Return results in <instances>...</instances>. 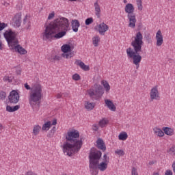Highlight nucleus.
Segmentation results:
<instances>
[{"instance_id":"6e6552de","label":"nucleus","mask_w":175,"mask_h":175,"mask_svg":"<svg viewBox=\"0 0 175 175\" xmlns=\"http://www.w3.org/2000/svg\"><path fill=\"white\" fill-rule=\"evenodd\" d=\"M88 94L90 96H98L100 97L105 92L103 91V88L100 84L95 83L90 89L88 90Z\"/></svg>"},{"instance_id":"9b49d317","label":"nucleus","mask_w":175,"mask_h":175,"mask_svg":"<svg viewBox=\"0 0 175 175\" xmlns=\"http://www.w3.org/2000/svg\"><path fill=\"white\" fill-rule=\"evenodd\" d=\"M150 96L151 100H159L161 94L159 93V86L155 85L150 90Z\"/></svg>"},{"instance_id":"473e14b6","label":"nucleus","mask_w":175,"mask_h":175,"mask_svg":"<svg viewBox=\"0 0 175 175\" xmlns=\"http://www.w3.org/2000/svg\"><path fill=\"white\" fill-rule=\"evenodd\" d=\"M119 140H126L128 139V134L126 132H122L118 135Z\"/></svg>"},{"instance_id":"72a5a7b5","label":"nucleus","mask_w":175,"mask_h":175,"mask_svg":"<svg viewBox=\"0 0 175 175\" xmlns=\"http://www.w3.org/2000/svg\"><path fill=\"white\" fill-rule=\"evenodd\" d=\"M90 167V170L92 173V175H98V168H97V165H96V167Z\"/></svg>"},{"instance_id":"cd10ccee","label":"nucleus","mask_w":175,"mask_h":175,"mask_svg":"<svg viewBox=\"0 0 175 175\" xmlns=\"http://www.w3.org/2000/svg\"><path fill=\"white\" fill-rule=\"evenodd\" d=\"M109 124V120L106 118H103L98 122V126L100 128H105Z\"/></svg>"},{"instance_id":"4be33fe9","label":"nucleus","mask_w":175,"mask_h":175,"mask_svg":"<svg viewBox=\"0 0 175 175\" xmlns=\"http://www.w3.org/2000/svg\"><path fill=\"white\" fill-rule=\"evenodd\" d=\"M97 148L99 150H103V151L106 150V146H105V142H103V139L99 138L96 141Z\"/></svg>"},{"instance_id":"e2e57ef3","label":"nucleus","mask_w":175,"mask_h":175,"mask_svg":"<svg viewBox=\"0 0 175 175\" xmlns=\"http://www.w3.org/2000/svg\"><path fill=\"white\" fill-rule=\"evenodd\" d=\"M168 1H172V0H168Z\"/></svg>"},{"instance_id":"c03bdc74","label":"nucleus","mask_w":175,"mask_h":175,"mask_svg":"<svg viewBox=\"0 0 175 175\" xmlns=\"http://www.w3.org/2000/svg\"><path fill=\"white\" fill-rule=\"evenodd\" d=\"M6 98V92L1 91L0 92V99H5Z\"/></svg>"},{"instance_id":"0eeeda50","label":"nucleus","mask_w":175,"mask_h":175,"mask_svg":"<svg viewBox=\"0 0 175 175\" xmlns=\"http://www.w3.org/2000/svg\"><path fill=\"white\" fill-rule=\"evenodd\" d=\"M102 157V152L99 150L90 152L89 154V167H96Z\"/></svg>"},{"instance_id":"de8ad7c7","label":"nucleus","mask_w":175,"mask_h":175,"mask_svg":"<svg viewBox=\"0 0 175 175\" xmlns=\"http://www.w3.org/2000/svg\"><path fill=\"white\" fill-rule=\"evenodd\" d=\"M64 94L62 93H58L57 94H56V98L57 99H61V98H62Z\"/></svg>"},{"instance_id":"20e7f679","label":"nucleus","mask_w":175,"mask_h":175,"mask_svg":"<svg viewBox=\"0 0 175 175\" xmlns=\"http://www.w3.org/2000/svg\"><path fill=\"white\" fill-rule=\"evenodd\" d=\"M25 88L31 90L29 100L32 109H39L40 100H42V96H43L42 85L39 83H35L31 88L28 83H25Z\"/></svg>"},{"instance_id":"f3484780","label":"nucleus","mask_w":175,"mask_h":175,"mask_svg":"<svg viewBox=\"0 0 175 175\" xmlns=\"http://www.w3.org/2000/svg\"><path fill=\"white\" fill-rule=\"evenodd\" d=\"M75 64L79 66L81 69H82V70H84L85 72H88V70H90V66L85 65V64L81 62V60H76Z\"/></svg>"},{"instance_id":"bf43d9fd","label":"nucleus","mask_w":175,"mask_h":175,"mask_svg":"<svg viewBox=\"0 0 175 175\" xmlns=\"http://www.w3.org/2000/svg\"><path fill=\"white\" fill-rule=\"evenodd\" d=\"M10 113H13V111H16L15 110H8Z\"/></svg>"},{"instance_id":"412c9836","label":"nucleus","mask_w":175,"mask_h":175,"mask_svg":"<svg viewBox=\"0 0 175 175\" xmlns=\"http://www.w3.org/2000/svg\"><path fill=\"white\" fill-rule=\"evenodd\" d=\"M108 164L109 163H106L105 161H103L100 163H98V164H96L97 169H98V170H100V172H105V170L107 169Z\"/></svg>"},{"instance_id":"6ab92c4d","label":"nucleus","mask_w":175,"mask_h":175,"mask_svg":"<svg viewBox=\"0 0 175 175\" xmlns=\"http://www.w3.org/2000/svg\"><path fill=\"white\" fill-rule=\"evenodd\" d=\"M71 25H72V29L74 32H78L79 31V28H80V22L77 20L74 19L71 21Z\"/></svg>"},{"instance_id":"423d86ee","label":"nucleus","mask_w":175,"mask_h":175,"mask_svg":"<svg viewBox=\"0 0 175 175\" xmlns=\"http://www.w3.org/2000/svg\"><path fill=\"white\" fill-rule=\"evenodd\" d=\"M3 36L8 42V46H13L15 43H17L18 39L17 38V33L15 31H12V29H8L3 33Z\"/></svg>"},{"instance_id":"ddd939ff","label":"nucleus","mask_w":175,"mask_h":175,"mask_svg":"<svg viewBox=\"0 0 175 175\" xmlns=\"http://www.w3.org/2000/svg\"><path fill=\"white\" fill-rule=\"evenodd\" d=\"M8 100L10 103H18V101L20 100V94L17 91L12 90L10 92Z\"/></svg>"},{"instance_id":"2f4dec72","label":"nucleus","mask_w":175,"mask_h":175,"mask_svg":"<svg viewBox=\"0 0 175 175\" xmlns=\"http://www.w3.org/2000/svg\"><path fill=\"white\" fill-rule=\"evenodd\" d=\"M51 128V122L48 121L45 124H43L42 129V131H49Z\"/></svg>"},{"instance_id":"f8f14e48","label":"nucleus","mask_w":175,"mask_h":175,"mask_svg":"<svg viewBox=\"0 0 175 175\" xmlns=\"http://www.w3.org/2000/svg\"><path fill=\"white\" fill-rule=\"evenodd\" d=\"M94 29L100 33L101 36H105V33H106L107 31H109V25L105 23V22H103L101 23H99L97 25Z\"/></svg>"},{"instance_id":"7ed1b4c3","label":"nucleus","mask_w":175,"mask_h":175,"mask_svg":"<svg viewBox=\"0 0 175 175\" xmlns=\"http://www.w3.org/2000/svg\"><path fill=\"white\" fill-rule=\"evenodd\" d=\"M143 34L140 31L137 32L134 37V40L131 42V46L133 47L126 49L127 57L133 60V64L137 66V69H139L140 62H142V55L139 54L142 51V47L144 44Z\"/></svg>"},{"instance_id":"f704fd0d","label":"nucleus","mask_w":175,"mask_h":175,"mask_svg":"<svg viewBox=\"0 0 175 175\" xmlns=\"http://www.w3.org/2000/svg\"><path fill=\"white\" fill-rule=\"evenodd\" d=\"M72 79L74 81H79V80H81V77H80V75L75 73L72 76Z\"/></svg>"},{"instance_id":"680f3d73","label":"nucleus","mask_w":175,"mask_h":175,"mask_svg":"<svg viewBox=\"0 0 175 175\" xmlns=\"http://www.w3.org/2000/svg\"><path fill=\"white\" fill-rule=\"evenodd\" d=\"M123 2H124V3H128V1H127V0H124Z\"/></svg>"},{"instance_id":"f257e3e1","label":"nucleus","mask_w":175,"mask_h":175,"mask_svg":"<svg viewBox=\"0 0 175 175\" xmlns=\"http://www.w3.org/2000/svg\"><path fill=\"white\" fill-rule=\"evenodd\" d=\"M70 29L69 19L65 17L57 18L45 27L42 33L43 40L51 41L53 39H61L66 36V32Z\"/></svg>"},{"instance_id":"5fc2aeb1","label":"nucleus","mask_w":175,"mask_h":175,"mask_svg":"<svg viewBox=\"0 0 175 175\" xmlns=\"http://www.w3.org/2000/svg\"><path fill=\"white\" fill-rule=\"evenodd\" d=\"M148 165H150V166H152V165H154V161H149Z\"/></svg>"},{"instance_id":"39448f33","label":"nucleus","mask_w":175,"mask_h":175,"mask_svg":"<svg viewBox=\"0 0 175 175\" xmlns=\"http://www.w3.org/2000/svg\"><path fill=\"white\" fill-rule=\"evenodd\" d=\"M124 12L127 14L129 27L135 29L137 21L136 14H135V5L131 3H126L124 6Z\"/></svg>"},{"instance_id":"dca6fc26","label":"nucleus","mask_w":175,"mask_h":175,"mask_svg":"<svg viewBox=\"0 0 175 175\" xmlns=\"http://www.w3.org/2000/svg\"><path fill=\"white\" fill-rule=\"evenodd\" d=\"M94 8L95 16H96V17L99 18L100 17V13H102V10L100 9V4H99V0H96V1L94 3Z\"/></svg>"},{"instance_id":"a19ab883","label":"nucleus","mask_w":175,"mask_h":175,"mask_svg":"<svg viewBox=\"0 0 175 175\" xmlns=\"http://www.w3.org/2000/svg\"><path fill=\"white\" fill-rule=\"evenodd\" d=\"M55 16V12H52L49 14L48 20H53V18H54Z\"/></svg>"},{"instance_id":"6e6d98bb","label":"nucleus","mask_w":175,"mask_h":175,"mask_svg":"<svg viewBox=\"0 0 175 175\" xmlns=\"http://www.w3.org/2000/svg\"><path fill=\"white\" fill-rule=\"evenodd\" d=\"M55 131H56V128H55V126H53V129L51 130V132H53V133H54V132H55Z\"/></svg>"},{"instance_id":"8fccbe9b","label":"nucleus","mask_w":175,"mask_h":175,"mask_svg":"<svg viewBox=\"0 0 175 175\" xmlns=\"http://www.w3.org/2000/svg\"><path fill=\"white\" fill-rule=\"evenodd\" d=\"M170 150L175 155V146H172Z\"/></svg>"},{"instance_id":"e433bc0d","label":"nucleus","mask_w":175,"mask_h":175,"mask_svg":"<svg viewBox=\"0 0 175 175\" xmlns=\"http://www.w3.org/2000/svg\"><path fill=\"white\" fill-rule=\"evenodd\" d=\"M92 23H94L93 18H88L85 21V25H90L92 24Z\"/></svg>"},{"instance_id":"f03ea898","label":"nucleus","mask_w":175,"mask_h":175,"mask_svg":"<svg viewBox=\"0 0 175 175\" xmlns=\"http://www.w3.org/2000/svg\"><path fill=\"white\" fill-rule=\"evenodd\" d=\"M67 142L63 144V152L66 155L72 157L80 151L83 146V139H80V133L77 130L68 131L66 135Z\"/></svg>"},{"instance_id":"1a4fd4ad","label":"nucleus","mask_w":175,"mask_h":175,"mask_svg":"<svg viewBox=\"0 0 175 175\" xmlns=\"http://www.w3.org/2000/svg\"><path fill=\"white\" fill-rule=\"evenodd\" d=\"M61 51H62V57L66 58V59H70L74 57L75 54L72 52V46L70 44H64L61 47Z\"/></svg>"},{"instance_id":"bb28decb","label":"nucleus","mask_w":175,"mask_h":175,"mask_svg":"<svg viewBox=\"0 0 175 175\" xmlns=\"http://www.w3.org/2000/svg\"><path fill=\"white\" fill-rule=\"evenodd\" d=\"M85 107L87 110H92L95 107V103L90 101H85Z\"/></svg>"},{"instance_id":"7c9ffc66","label":"nucleus","mask_w":175,"mask_h":175,"mask_svg":"<svg viewBox=\"0 0 175 175\" xmlns=\"http://www.w3.org/2000/svg\"><path fill=\"white\" fill-rule=\"evenodd\" d=\"M40 129H42V127H40V126L39 125H36L33 126V134L34 135V136L39 135V132H40Z\"/></svg>"},{"instance_id":"9d476101","label":"nucleus","mask_w":175,"mask_h":175,"mask_svg":"<svg viewBox=\"0 0 175 175\" xmlns=\"http://www.w3.org/2000/svg\"><path fill=\"white\" fill-rule=\"evenodd\" d=\"M19 42L18 40V42L13 44L11 46H10V49L12 50V51H15L16 53H18V54H21V55H25L28 51L25 50L21 45H20Z\"/></svg>"},{"instance_id":"a18cd8bd","label":"nucleus","mask_w":175,"mask_h":175,"mask_svg":"<svg viewBox=\"0 0 175 175\" xmlns=\"http://www.w3.org/2000/svg\"><path fill=\"white\" fill-rule=\"evenodd\" d=\"M164 175H173V172L170 170H167Z\"/></svg>"},{"instance_id":"052dcab7","label":"nucleus","mask_w":175,"mask_h":175,"mask_svg":"<svg viewBox=\"0 0 175 175\" xmlns=\"http://www.w3.org/2000/svg\"><path fill=\"white\" fill-rule=\"evenodd\" d=\"M68 1H70V2H76V1L77 0H68Z\"/></svg>"},{"instance_id":"a878e982","label":"nucleus","mask_w":175,"mask_h":175,"mask_svg":"<svg viewBox=\"0 0 175 175\" xmlns=\"http://www.w3.org/2000/svg\"><path fill=\"white\" fill-rule=\"evenodd\" d=\"M14 80V76L13 75H5L3 78V81L4 83H13V81Z\"/></svg>"},{"instance_id":"09e8293b","label":"nucleus","mask_w":175,"mask_h":175,"mask_svg":"<svg viewBox=\"0 0 175 175\" xmlns=\"http://www.w3.org/2000/svg\"><path fill=\"white\" fill-rule=\"evenodd\" d=\"M26 175H38L36 174L35 172H32V171H28L27 173H26Z\"/></svg>"},{"instance_id":"aec40b11","label":"nucleus","mask_w":175,"mask_h":175,"mask_svg":"<svg viewBox=\"0 0 175 175\" xmlns=\"http://www.w3.org/2000/svg\"><path fill=\"white\" fill-rule=\"evenodd\" d=\"M105 106L109 109V110H116V105L113 103V100L110 99H105Z\"/></svg>"},{"instance_id":"4468645a","label":"nucleus","mask_w":175,"mask_h":175,"mask_svg":"<svg viewBox=\"0 0 175 175\" xmlns=\"http://www.w3.org/2000/svg\"><path fill=\"white\" fill-rule=\"evenodd\" d=\"M155 41L157 47H161V46L163 44V34L162 33V31L161 29H159L156 32Z\"/></svg>"},{"instance_id":"c9c22d12","label":"nucleus","mask_w":175,"mask_h":175,"mask_svg":"<svg viewBox=\"0 0 175 175\" xmlns=\"http://www.w3.org/2000/svg\"><path fill=\"white\" fill-rule=\"evenodd\" d=\"M18 109H20V105H16L14 107L8 105L6 107V110H18Z\"/></svg>"},{"instance_id":"ea45409f","label":"nucleus","mask_w":175,"mask_h":175,"mask_svg":"<svg viewBox=\"0 0 175 175\" xmlns=\"http://www.w3.org/2000/svg\"><path fill=\"white\" fill-rule=\"evenodd\" d=\"M7 23L0 22V31H3V29H5V28H7Z\"/></svg>"},{"instance_id":"49530a36","label":"nucleus","mask_w":175,"mask_h":175,"mask_svg":"<svg viewBox=\"0 0 175 175\" xmlns=\"http://www.w3.org/2000/svg\"><path fill=\"white\" fill-rule=\"evenodd\" d=\"M103 158H104V161L103 162L109 163V157H107V155L104 154Z\"/></svg>"},{"instance_id":"4c0bfd02","label":"nucleus","mask_w":175,"mask_h":175,"mask_svg":"<svg viewBox=\"0 0 175 175\" xmlns=\"http://www.w3.org/2000/svg\"><path fill=\"white\" fill-rule=\"evenodd\" d=\"M115 154H118L120 157L124 155L125 154V152H124L123 150H121V149H117L116 151H115Z\"/></svg>"},{"instance_id":"2eb2a0df","label":"nucleus","mask_w":175,"mask_h":175,"mask_svg":"<svg viewBox=\"0 0 175 175\" xmlns=\"http://www.w3.org/2000/svg\"><path fill=\"white\" fill-rule=\"evenodd\" d=\"M12 25L15 28H19L21 26V13H17L12 18Z\"/></svg>"},{"instance_id":"a211bd4d","label":"nucleus","mask_w":175,"mask_h":175,"mask_svg":"<svg viewBox=\"0 0 175 175\" xmlns=\"http://www.w3.org/2000/svg\"><path fill=\"white\" fill-rule=\"evenodd\" d=\"M23 25L27 29H31V16L27 14L23 19Z\"/></svg>"},{"instance_id":"603ef678","label":"nucleus","mask_w":175,"mask_h":175,"mask_svg":"<svg viewBox=\"0 0 175 175\" xmlns=\"http://www.w3.org/2000/svg\"><path fill=\"white\" fill-rule=\"evenodd\" d=\"M172 166V170H173L174 173L175 174V161L173 162Z\"/></svg>"},{"instance_id":"3c124183","label":"nucleus","mask_w":175,"mask_h":175,"mask_svg":"<svg viewBox=\"0 0 175 175\" xmlns=\"http://www.w3.org/2000/svg\"><path fill=\"white\" fill-rule=\"evenodd\" d=\"M52 125H57V119H54L51 123Z\"/></svg>"},{"instance_id":"58836bf2","label":"nucleus","mask_w":175,"mask_h":175,"mask_svg":"<svg viewBox=\"0 0 175 175\" xmlns=\"http://www.w3.org/2000/svg\"><path fill=\"white\" fill-rule=\"evenodd\" d=\"M22 72H23V70L21 69V67L18 66L16 68V76H21Z\"/></svg>"},{"instance_id":"c756f323","label":"nucleus","mask_w":175,"mask_h":175,"mask_svg":"<svg viewBox=\"0 0 175 175\" xmlns=\"http://www.w3.org/2000/svg\"><path fill=\"white\" fill-rule=\"evenodd\" d=\"M137 10L142 12L143 10V0H135Z\"/></svg>"},{"instance_id":"4d7b16f0","label":"nucleus","mask_w":175,"mask_h":175,"mask_svg":"<svg viewBox=\"0 0 175 175\" xmlns=\"http://www.w3.org/2000/svg\"><path fill=\"white\" fill-rule=\"evenodd\" d=\"M5 127L2 125V124L0 123V131H2V129H4Z\"/></svg>"},{"instance_id":"393cba45","label":"nucleus","mask_w":175,"mask_h":175,"mask_svg":"<svg viewBox=\"0 0 175 175\" xmlns=\"http://www.w3.org/2000/svg\"><path fill=\"white\" fill-rule=\"evenodd\" d=\"M163 131L168 136H173L174 135V130L170 127H163Z\"/></svg>"},{"instance_id":"79ce46f5","label":"nucleus","mask_w":175,"mask_h":175,"mask_svg":"<svg viewBox=\"0 0 175 175\" xmlns=\"http://www.w3.org/2000/svg\"><path fill=\"white\" fill-rule=\"evenodd\" d=\"M92 131H94L95 132H98V131H99V126H98V124H93Z\"/></svg>"},{"instance_id":"b1692460","label":"nucleus","mask_w":175,"mask_h":175,"mask_svg":"<svg viewBox=\"0 0 175 175\" xmlns=\"http://www.w3.org/2000/svg\"><path fill=\"white\" fill-rule=\"evenodd\" d=\"M92 44L94 47H98L99 43H100V37L99 36H94L92 38Z\"/></svg>"},{"instance_id":"864d4df0","label":"nucleus","mask_w":175,"mask_h":175,"mask_svg":"<svg viewBox=\"0 0 175 175\" xmlns=\"http://www.w3.org/2000/svg\"><path fill=\"white\" fill-rule=\"evenodd\" d=\"M0 50H3V44H2V41H0Z\"/></svg>"},{"instance_id":"5701e85b","label":"nucleus","mask_w":175,"mask_h":175,"mask_svg":"<svg viewBox=\"0 0 175 175\" xmlns=\"http://www.w3.org/2000/svg\"><path fill=\"white\" fill-rule=\"evenodd\" d=\"M101 84L103 85V86L105 90V92L107 94H109V92H110V90L111 88V87L110 86V84H109V82H107V81H106V80H102Z\"/></svg>"},{"instance_id":"13d9d810","label":"nucleus","mask_w":175,"mask_h":175,"mask_svg":"<svg viewBox=\"0 0 175 175\" xmlns=\"http://www.w3.org/2000/svg\"><path fill=\"white\" fill-rule=\"evenodd\" d=\"M9 3H8V2H5L4 3V6H5L6 8H8V6H9Z\"/></svg>"},{"instance_id":"37998d69","label":"nucleus","mask_w":175,"mask_h":175,"mask_svg":"<svg viewBox=\"0 0 175 175\" xmlns=\"http://www.w3.org/2000/svg\"><path fill=\"white\" fill-rule=\"evenodd\" d=\"M131 175H139V173L137 172V169L135 167H133L131 170Z\"/></svg>"},{"instance_id":"c85d7f7f","label":"nucleus","mask_w":175,"mask_h":175,"mask_svg":"<svg viewBox=\"0 0 175 175\" xmlns=\"http://www.w3.org/2000/svg\"><path fill=\"white\" fill-rule=\"evenodd\" d=\"M153 131L154 132V134L159 136V137L165 136V133L162 130H161V129L154 128Z\"/></svg>"}]
</instances>
